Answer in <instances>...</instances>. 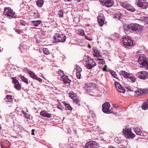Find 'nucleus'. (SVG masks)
Listing matches in <instances>:
<instances>
[{
    "label": "nucleus",
    "instance_id": "nucleus-59",
    "mask_svg": "<svg viewBox=\"0 0 148 148\" xmlns=\"http://www.w3.org/2000/svg\"><path fill=\"white\" fill-rule=\"evenodd\" d=\"M88 47L89 48H90L91 47V46L89 44H88Z\"/></svg>",
    "mask_w": 148,
    "mask_h": 148
},
{
    "label": "nucleus",
    "instance_id": "nucleus-60",
    "mask_svg": "<svg viewBox=\"0 0 148 148\" xmlns=\"http://www.w3.org/2000/svg\"><path fill=\"white\" fill-rule=\"evenodd\" d=\"M66 0L68 1H71V0Z\"/></svg>",
    "mask_w": 148,
    "mask_h": 148
},
{
    "label": "nucleus",
    "instance_id": "nucleus-61",
    "mask_svg": "<svg viewBox=\"0 0 148 148\" xmlns=\"http://www.w3.org/2000/svg\"><path fill=\"white\" fill-rule=\"evenodd\" d=\"M147 79H148V75H147Z\"/></svg>",
    "mask_w": 148,
    "mask_h": 148
},
{
    "label": "nucleus",
    "instance_id": "nucleus-24",
    "mask_svg": "<svg viewBox=\"0 0 148 148\" xmlns=\"http://www.w3.org/2000/svg\"><path fill=\"white\" fill-rule=\"evenodd\" d=\"M142 108L144 110H147L148 108V100L146 101V102L143 103Z\"/></svg>",
    "mask_w": 148,
    "mask_h": 148
},
{
    "label": "nucleus",
    "instance_id": "nucleus-17",
    "mask_svg": "<svg viewBox=\"0 0 148 148\" xmlns=\"http://www.w3.org/2000/svg\"><path fill=\"white\" fill-rule=\"evenodd\" d=\"M40 116L44 117H47L49 118L52 117L51 114L48 113L45 110L41 111L40 113Z\"/></svg>",
    "mask_w": 148,
    "mask_h": 148
},
{
    "label": "nucleus",
    "instance_id": "nucleus-51",
    "mask_svg": "<svg viewBox=\"0 0 148 148\" xmlns=\"http://www.w3.org/2000/svg\"><path fill=\"white\" fill-rule=\"evenodd\" d=\"M85 38L87 40H92V39L88 38V36H86V35L85 36Z\"/></svg>",
    "mask_w": 148,
    "mask_h": 148
},
{
    "label": "nucleus",
    "instance_id": "nucleus-16",
    "mask_svg": "<svg viewBox=\"0 0 148 148\" xmlns=\"http://www.w3.org/2000/svg\"><path fill=\"white\" fill-rule=\"evenodd\" d=\"M76 76L78 79L81 78V72L82 71L81 68L79 67V65H77L76 67Z\"/></svg>",
    "mask_w": 148,
    "mask_h": 148
},
{
    "label": "nucleus",
    "instance_id": "nucleus-25",
    "mask_svg": "<svg viewBox=\"0 0 148 148\" xmlns=\"http://www.w3.org/2000/svg\"><path fill=\"white\" fill-rule=\"evenodd\" d=\"M121 74L123 76L126 78H128L129 77V76L130 75V74L127 73V72H125V71H121Z\"/></svg>",
    "mask_w": 148,
    "mask_h": 148
},
{
    "label": "nucleus",
    "instance_id": "nucleus-43",
    "mask_svg": "<svg viewBox=\"0 0 148 148\" xmlns=\"http://www.w3.org/2000/svg\"><path fill=\"white\" fill-rule=\"evenodd\" d=\"M39 33L41 36H44L45 34L44 32L42 30H41Z\"/></svg>",
    "mask_w": 148,
    "mask_h": 148
},
{
    "label": "nucleus",
    "instance_id": "nucleus-53",
    "mask_svg": "<svg viewBox=\"0 0 148 148\" xmlns=\"http://www.w3.org/2000/svg\"><path fill=\"white\" fill-rule=\"evenodd\" d=\"M22 113L25 116H26L27 115V114L23 110H22L21 111Z\"/></svg>",
    "mask_w": 148,
    "mask_h": 148
},
{
    "label": "nucleus",
    "instance_id": "nucleus-54",
    "mask_svg": "<svg viewBox=\"0 0 148 148\" xmlns=\"http://www.w3.org/2000/svg\"><path fill=\"white\" fill-rule=\"evenodd\" d=\"M34 38L35 39L36 42H37V37L36 36V35H35L34 37Z\"/></svg>",
    "mask_w": 148,
    "mask_h": 148
},
{
    "label": "nucleus",
    "instance_id": "nucleus-63",
    "mask_svg": "<svg viewBox=\"0 0 148 148\" xmlns=\"http://www.w3.org/2000/svg\"><path fill=\"white\" fill-rule=\"evenodd\" d=\"M75 1H77V0H74Z\"/></svg>",
    "mask_w": 148,
    "mask_h": 148
},
{
    "label": "nucleus",
    "instance_id": "nucleus-11",
    "mask_svg": "<svg viewBox=\"0 0 148 148\" xmlns=\"http://www.w3.org/2000/svg\"><path fill=\"white\" fill-rule=\"evenodd\" d=\"M100 3L107 7H110L114 5L113 0H99Z\"/></svg>",
    "mask_w": 148,
    "mask_h": 148
},
{
    "label": "nucleus",
    "instance_id": "nucleus-8",
    "mask_svg": "<svg viewBox=\"0 0 148 148\" xmlns=\"http://www.w3.org/2000/svg\"><path fill=\"white\" fill-rule=\"evenodd\" d=\"M123 42L126 47H130L133 45V41L128 37H125L123 38Z\"/></svg>",
    "mask_w": 148,
    "mask_h": 148
},
{
    "label": "nucleus",
    "instance_id": "nucleus-58",
    "mask_svg": "<svg viewBox=\"0 0 148 148\" xmlns=\"http://www.w3.org/2000/svg\"><path fill=\"white\" fill-rule=\"evenodd\" d=\"M108 148H115V147L113 146H110L108 147Z\"/></svg>",
    "mask_w": 148,
    "mask_h": 148
},
{
    "label": "nucleus",
    "instance_id": "nucleus-7",
    "mask_svg": "<svg viewBox=\"0 0 148 148\" xmlns=\"http://www.w3.org/2000/svg\"><path fill=\"white\" fill-rule=\"evenodd\" d=\"M121 5L124 8L126 9L128 11L133 12L135 10V8L126 2H121L120 3Z\"/></svg>",
    "mask_w": 148,
    "mask_h": 148
},
{
    "label": "nucleus",
    "instance_id": "nucleus-3",
    "mask_svg": "<svg viewBox=\"0 0 148 148\" xmlns=\"http://www.w3.org/2000/svg\"><path fill=\"white\" fill-rule=\"evenodd\" d=\"M123 133L125 137L127 139H132L135 137V134L132 132L130 128H125L123 130Z\"/></svg>",
    "mask_w": 148,
    "mask_h": 148
},
{
    "label": "nucleus",
    "instance_id": "nucleus-37",
    "mask_svg": "<svg viewBox=\"0 0 148 148\" xmlns=\"http://www.w3.org/2000/svg\"><path fill=\"white\" fill-rule=\"evenodd\" d=\"M111 74L114 77L116 78V75L114 71H112L111 73Z\"/></svg>",
    "mask_w": 148,
    "mask_h": 148
},
{
    "label": "nucleus",
    "instance_id": "nucleus-9",
    "mask_svg": "<svg viewBox=\"0 0 148 148\" xmlns=\"http://www.w3.org/2000/svg\"><path fill=\"white\" fill-rule=\"evenodd\" d=\"M148 73L145 71H141L138 72L136 74V76L139 79L142 80L147 79Z\"/></svg>",
    "mask_w": 148,
    "mask_h": 148
},
{
    "label": "nucleus",
    "instance_id": "nucleus-32",
    "mask_svg": "<svg viewBox=\"0 0 148 148\" xmlns=\"http://www.w3.org/2000/svg\"><path fill=\"white\" fill-rule=\"evenodd\" d=\"M97 60L99 61L98 63L100 64L103 65L105 64V61L103 59L99 58L97 59Z\"/></svg>",
    "mask_w": 148,
    "mask_h": 148
},
{
    "label": "nucleus",
    "instance_id": "nucleus-14",
    "mask_svg": "<svg viewBox=\"0 0 148 148\" xmlns=\"http://www.w3.org/2000/svg\"><path fill=\"white\" fill-rule=\"evenodd\" d=\"M97 20L100 26H102L104 24L105 18L103 15L102 14H99L97 17Z\"/></svg>",
    "mask_w": 148,
    "mask_h": 148
},
{
    "label": "nucleus",
    "instance_id": "nucleus-21",
    "mask_svg": "<svg viewBox=\"0 0 148 148\" xmlns=\"http://www.w3.org/2000/svg\"><path fill=\"white\" fill-rule=\"evenodd\" d=\"M27 72L31 78L35 79H37V76L34 73L32 72L31 71L28 70H27Z\"/></svg>",
    "mask_w": 148,
    "mask_h": 148
},
{
    "label": "nucleus",
    "instance_id": "nucleus-29",
    "mask_svg": "<svg viewBox=\"0 0 148 148\" xmlns=\"http://www.w3.org/2000/svg\"><path fill=\"white\" fill-rule=\"evenodd\" d=\"M63 104L65 106L68 108L69 110H72V108L70 105L68 103H66L65 101L63 102Z\"/></svg>",
    "mask_w": 148,
    "mask_h": 148
},
{
    "label": "nucleus",
    "instance_id": "nucleus-28",
    "mask_svg": "<svg viewBox=\"0 0 148 148\" xmlns=\"http://www.w3.org/2000/svg\"><path fill=\"white\" fill-rule=\"evenodd\" d=\"M142 89H138V90H136L135 92L137 95H141L143 94V92Z\"/></svg>",
    "mask_w": 148,
    "mask_h": 148
},
{
    "label": "nucleus",
    "instance_id": "nucleus-48",
    "mask_svg": "<svg viewBox=\"0 0 148 148\" xmlns=\"http://www.w3.org/2000/svg\"><path fill=\"white\" fill-rule=\"evenodd\" d=\"M107 65H105V66L103 69V71H108V70L106 69Z\"/></svg>",
    "mask_w": 148,
    "mask_h": 148
},
{
    "label": "nucleus",
    "instance_id": "nucleus-20",
    "mask_svg": "<svg viewBox=\"0 0 148 148\" xmlns=\"http://www.w3.org/2000/svg\"><path fill=\"white\" fill-rule=\"evenodd\" d=\"M12 96L11 95H7L5 98V101L7 102H10L12 103L13 101V99L12 98Z\"/></svg>",
    "mask_w": 148,
    "mask_h": 148
},
{
    "label": "nucleus",
    "instance_id": "nucleus-18",
    "mask_svg": "<svg viewBox=\"0 0 148 148\" xmlns=\"http://www.w3.org/2000/svg\"><path fill=\"white\" fill-rule=\"evenodd\" d=\"M61 78L65 84L70 83L71 82V80L68 79V76L65 75H63L62 76Z\"/></svg>",
    "mask_w": 148,
    "mask_h": 148
},
{
    "label": "nucleus",
    "instance_id": "nucleus-5",
    "mask_svg": "<svg viewBox=\"0 0 148 148\" xmlns=\"http://www.w3.org/2000/svg\"><path fill=\"white\" fill-rule=\"evenodd\" d=\"M110 107V103L107 102H105L102 106V110L103 112L106 114L112 113L113 112V111L112 110V109L111 108L109 109Z\"/></svg>",
    "mask_w": 148,
    "mask_h": 148
},
{
    "label": "nucleus",
    "instance_id": "nucleus-56",
    "mask_svg": "<svg viewBox=\"0 0 148 148\" xmlns=\"http://www.w3.org/2000/svg\"><path fill=\"white\" fill-rule=\"evenodd\" d=\"M34 129L32 130V135H34Z\"/></svg>",
    "mask_w": 148,
    "mask_h": 148
},
{
    "label": "nucleus",
    "instance_id": "nucleus-49",
    "mask_svg": "<svg viewBox=\"0 0 148 148\" xmlns=\"http://www.w3.org/2000/svg\"><path fill=\"white\" fill-rule=\"evenodd\" d=\"M112 105L113 106V107L114 108L116 109H117L119 106L118 105H116L114 104H112Z\"/></svg>",
    "mask_w": 148,
    "mask_h": 148
},
{
    "label": "nucleus",
    "instance_id": "nucleus-36",
    "mask_svg": "<svg viewBox=\"0 0 148 148\" xmlns=\"http://www.w3.org/2000/svg\"><path fill=\"white\" fill-rule=\"evenodd\" d=\"M57 108L59 109L62 110V111L63 110V108L62 106H61L60 104H58L57 106Z\"/></svg>",
    "mask_w": 148,
    "mask_h": 148
},
{
    "label": "nucleus",
    "instance_id": "nucleus-62",
    "mask_svg": "<svg viewBox=\"0 0 148 148\" xmlns=\"http://www.w3.org/2000/svg\"><path fill=\"white\" fill-rule=\"evenodd\" d=\"M92 65H94V64H93V63H92Z\"/></svg>",
    "mask_w": 148,
    "mask_h": 148
},
{
    "label": "nucleus",
    "instance_id": "nucleus-46",
    "mask_svg": "<svg viewBox=\"0 0 148 148\" xmlns=\"http://www.w3.org/2000/svg\"><path fill=\"white\" fill-rule=\"evenodd\" d=\"M59 16L60 17H63V14L62 12H60L58 14Z\"/></svg>",
    "mask_w": 148,
    "mask_h": 148
},
{
    "label": "nucleus",
    "instance_id": "nucleus-44",
    "mask_svg": "<svg viewBox=\"0 0 148 148\" xmlns=\"http://www.w3.org/2000/svg\"><path fill=\"white\" fill-rule=\"evenodd\" d=\"M69 96L71 99H72L75 96L74 94L71 93H69Z\"/></svg>",
    "mask_w": 148,
    "mask_h": 148
},
{
    "label": "nucleus",
    "instance_id": "nucleus-4",
    "mask_svg": "<svg viewBox=\"0 0 148 148\" xmlns=\"http://www.w3.org/2000/svg\"><path fill=\"white\" fill-rule=\"evenodd\" d=\"M3 14L9 18H14L16 16L15 13L9 7L5 8Z\"/></svg>",
    "mask_w": 148,
    "mask_h": 148
},
{
    "label": "nucleus",
    "instance_id": "nucleus-35",
    "mask_svg": "<svg viewBox=\"0 0 148 148\" xmlns=\"http://www.w3.org/2000/svg\"><path fill=\"white\" fill-rule=\"evenodd\" d=\"M126 88L130 91H132L133 90V89L130 86H127Z\"/></svg>",
    "mask_w": 148,
    "mask_h": 148
},
{
    "label": "nucleus",
    "instance_id": "nucleus-15",
    "mask_svg": "<svg viewBox=\"0 0 148 148\" xmlns=\"http://www.w3.org/2000/svg\"><path fill=\"white\" fill-rule=\"evenodd\" d=\"M115 85L116 89L119 92L123 93L125 92V89L118 82H115Z\"/></svg>",
    "mask_w": 148,
    "mask_h": 148
},
{
    "label": "nucleus",
    "instance_id": "nucleus-13",
    "mask_svg": "<svg viewBox=\"0 0 148 148\" xmlns=\"http://www.w3.org/2000/svg\"><path fill=\"white\" fill-rule=\"evenodd\" d=\"M12 82L14 84V88L18 90H19L21 89V86L18 81L16 79L15 77H12Z\"/></svg>",
    "mask_w": 148,
    "mask_h": 148
},
{
    "label": "nucleus",
    "instance_id": "nucleus-47",
    "mask_svg": "<svg viewBox=\"0 0 148 148\" xmlns=\"http://www.w3.org/2000/svg\"><path fill=\"white\" fill-rule=\"evenodd\" d=\"M90 61H91L92 62V60H88V62H87V63L86 64V65H91V62H90Z\"/></svg>",
    "mask_w": 148,
    "mask_h": 148
},
{
    "label": "nucleus",
    "instance_id": "nucleus-52",
    "mask_svg": "<svg viewBox=\"0 0 148 148\" xmlns=\"http://www.w3.org/2000/svg\"><path fill=\"white\" fill-rule=\"evenodd\" d=\"M16 32L19 34H20L21 32L20 30L19 29H16Z\"/></svg>",
    "mask_w": 148,
    "mask_h": 148
},
{
    "label": "nucleus",
    "instance_id": "nucleus-38",
    "mask_svg": "<svg viewBox=\"0 0 148 148\" xmlns=\"http://www.w3.org/2000/svg\"><path fill=\"white\" fill-rule=\"evenodd\" d=\"M20 23L21 25H22L24 26H25L26 24L25 22L23 20L21 21Z\"/></svg>",
    "mask_w": 148,
    "mask_h": 148
},
{
    "label": "nucleus",
    "instance_id": "nucleus-41",
    "mask_svg": "<svg viewBox=\"0 0 148 148\" xmlns=\"http://www.w3.org/2000/svg\"><path fill=\"white\" fill-rule=\"evenodd\" d=\"M143 92V94H147L148 93V90L143 89L142 90Z\"/></svg>",
    "mask_w": 148,
    "mask_h": 148
},
{
    "label": "nucleus",
    "instance_id": "nucleus-40",
    "mask_svg": "<svg viewBox=\"0 0 148 148\" xmlns=\"http://www.w3.org/2000/svg\"><path fill=\"white\" fill-rule=\"evenodd\" d=\"M81 36H84L85 35V34L84 33V31L82 30H81L80 33H78Z\"/></svg>",
    "mask_w": 148,
    "mask_h": 148
},
{
    "label": "nucleus",
    "instance_id": "nucleus-19",
    "mask_svg": "<svg viewBox=\"0 0 148 148\" xmlns=\"http://www.w3.org/2000/svg\"><path fill=\"white\" fill-rule=\"evenodd\" d=\"M93 55L95 57H101L100 55L101 52L96 49H93Z\"/></svg>",
    "mask_w": 148,
    "mask_h": 148
},
{
    "label": "nucleus",
    "instance_id": "nucleus-10",
    "mask_svg": "<svg viewBox=\"0 0 148 148\" xmlns=\"http://www.w3.org/2000/svg\"><path fill=\"white\" fill-rule=\"evenodd\" d=\"M138 62L140 65H148V62L146 56L144 54H140L138 58Z\"/></svg>",
    "mask_w": 148,
    "mask_h": 148
},
{
    "label": "nucleus",
    "instance_id": "nucleus-12",
    "mask_svg": "<svg viewBox=\"0 0 148 148\" xmlns=\"http://www.w3.org/2000/svg\"><path fill=\"white\" fill-rule=\"evenodd\" d=\"M85 147L86 148H98L99 146L95 141H90L86 144Z\"/></svg>",
    "mask_w": 148,
    "mask_h": 148
},
{
    "label": "nucleus",
    "instance_id": "nucleus-57",
    "mask_svg": "<svg viewBox=\"0 0 148 148\" xmlns=\"http://www.w3.org/2000/svg\"><path fill=\"white\" fill-rule=\"evenodd\" d=\"M144 67L146 68L147 69H148V65H143Z\"/></svg>",
    "mask_w": 148,
    "mask_h": 148
},
{
    "label": "nucleus",
    "instance_id": "nucleus-39",
    "mask_svg": "<svg viewBox=\"0 0 148 148\" xmlns=\"http://www.w3.org/2000/svg\"><path fill=\"white\" fill-rule=\"evenodd\" d=\"M123 15V14H117V16L118 17V19L119 20H121V16Z\"/></svg>",
    "mask_w": 148,
    "mask_h": 148
},
{
    "label": "nucleus",
    "instance_id": "nucleus-31",
    "mask_svg": "<svg viewBox=\"0 0 148 148\" xmlns=\"http://www.w3.org/2000/svg\"><path fill=\"white\" fill-rule=\"evenodd\" d=\"M128 78H129L133 82H135L136 80L135 77L133 75L129 76V77Z\"/></svg>",
    "mask_w": 148,
    "mask_h": 148
},
{
    "label": "nucleus",
    "instance_id": "nucleus-26",
    "mask_svg": "<svg viewBox=\"0 0 148 148\" xmlns=\"http://www.w3.org/2000/svg\"><path fill=\"white\" fill-rule=\"evenodd\" d=\"M44 1L43 0H39L36 1V3L37 5L39 7H41L43 5Z\"/></svg>",
    "mask_w": 148,
    "mask_h": 148
},
{
    "label": "nucleus",
    "instance_id": "nucleus-33",
    "mask_svg": "<svg viewBox=\"0 0 148 148\" xmlns=\"http://www.w3.org/2000/svg\"><path fill=\"white\" fill-rule=\"evenodd\" d=\"M72 99L73 100V101H74L77 104H78L79 102V100L75 96L73 97Z\"/></svg>",
    "mask_w": 148,
    "mask_h": 148
},
{
    "label": "nucleus",
    "instance_id": "nucleus-50",
    "mask_svg": "<svg viewBox=\"0 0 148 148\" xmlns=\"http://www.w3.org/2000/svg\"><path fill=\"white\" fill-rule=\"evenodd\" d=\"M36 79L38 80L39 82H41L42 81V79L40 78H38V77H37V79Z\"/></svg>",
    "mask_w": 148,
    "mask_h": 148
},
{
    "label": "nucleus",
    "instance_id": "nucleus-55",
    "mask_svg": "<svg viewBox=\"0 0 148 148\" xmlns=\"http://www.w3.org/2000/svg\"><path fill=\"white\" fill-rule=\"evenodd\" d=\"M145 20L146 23L148 24V17L146 18Z\"/></svg>",
    "mask_w": 148,
    "mask_h": 148
},
{
    "label": "nucleus",
    "instance_id": "nucleus-27",
    "mask_svg": "<svg viewBox=\"0 0 148 148\" xmlns=\"http://www.w3.org/2000/svg\"><path fill=\"white\" fill-rule=\"evenodd\" d=\"M20 77L23 82L27 84H28V80L27 78H25L24 76L22 75H21Z\"/></svg>",
    "mask_w": 148,
    "mask_h": 148
},
{
    "label": "nucleus",
    "instance_id": "nucleus-42",
    "mask_svg": "<svg viewBox=\"0 0 148 148\" xmlns=\"http://www.w3.org/2000/svg\"><path fill=\"white\" fill-rule=\"evenodd\" d=\"M58 73L60 75L61 74V73H62L63 74H64V72L62 70L60 69H59L58 70Z\"/></svg>",
    "mask_w": 148,
    "mask_h": 148
},
{
    "label": "nucleus",
    "instance_id": "nucleus-23",
    "mask_svg": "<svg viewBox=\"0 0 148 148\" xmlns=\"http://www.w3.org/2000/svg\"><path fill=\"white\" fill-rule=\"evenodd\" d=\"M31 23L33 24L34 26H38L42 23V21L40 20L35 21H32Z\"/></svg>",
    "mask_w": 148,
    "mask_h": 148
},
{
    "label": "nucleus",
    "instance_id": "nucleus-45",
    "mask_svg": "<svg viewBox=\"0 0 148 148\" xmlns=\"http://www.w3.org/2000/svg\"><path fill=\"white\" fill-rule=\"evenodd\" d=\"M85 88L86 90L87 91H88V89L87 88H91V87L89 86L87 84L85 86Z\"/></svg>",
    "mask_w": 148,
    "mask_h": 148
},
{
    "label": "nucleus",
    "instance_id": "nucleus-30",
    "mask_svg": "<svg viewBox=\"0 0 148 148\" xmlns=\"http://www.w3.org/2000/svg\"><path fill=\"white\" fill-rule=\"evenodd\" d=\"M43 53L47 55L50 54V52L49 51L48 49L46 48H44L43 49Z\"/></svg>",
    "mask_w": 148,
    "mask_h": 148
},
{
    "label": "nucleus",
    "instance_id": "nucleus-6",
    "mask_svg": "<svg viewBox=\"0 0 148 148\" xmlns=\"http://www.w3.org/2000/svg\"><path fill=\"white\" fill-rule=\"evenodd\" d=\"M136 4L139 7L146 9L148 7V2L145 0H137Z\"/></svg>",
    "mask_w": 148,
    "mask_h": 148
},
{
    "label": "nucleus",
    "instance_id": "nucleus-22",
    "mask_svg": "<svg viewBox=\"0 0 148 148\" xmlns=\"http://www.w3.org/2000/svg\"><path fill=\"white\" fill-rule=\"evenodd\" d=\"M134 131L136 134L138 135H142V131L138 127H136L134 130Z\"/></svg>",
    "mask_w": 148,
    "mask_h": 148
},
{
    "label": "nucleus",
    "instance_id": "nucleus-1",
    "mask_svg": "<svg viewBox=\"0 0 148 148\" xmlns=\"http://www.w3.org/2000/svg\"><path fill=\"white\" fill-rule=\"evenodd\" d=\"M124 28V30L127 31L132 30L133 31L140 32L143 29L144 27L138 24L132 23L125 25Z\"/></svg>",
    "mask_w": 148,
    "mask_h": 148
},
{
    "label": "nucleus",
    "instance_id": "nucleus-2",
    "mask_svg": "<svg viewBox=\"0 0 148 148\" xmlns=\"http://www.w3.org/2000/svg\"><path fill=\"white\" fill-rule=\"evenodd\" d=\"M55 41L54 42H64L66 40V37L64 34H63L56 33L53 37Z\"/></svg>",
    "mask_w": 148,
    "mask_h": 148
},
{
    "label": "nucleus",
    "instance_id": "nucleus-34",
    "mask_svg": "<svg viewBox=\"0 0 148 148\" xmlns=\"http://www.w3.org/2000/svg\"><path fill=\"white\" fill-rule=\"evenodd\" d=\"M95 66V65H86V68L89 69H91Z\"/></svg>",
    "mask_w": 148,
    "mask_h": 148
}]
</instances>
